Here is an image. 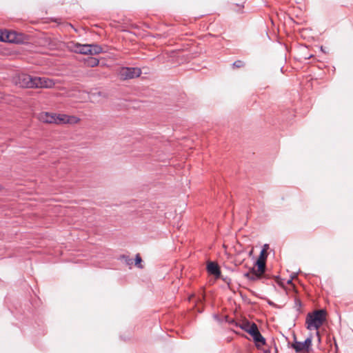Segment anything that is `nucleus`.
<instances>
[{
	"mask_svg": "<svg viewBox=\"0 0 353 353\" xmlns=\"http://www.w3.org/2000/svg\"><path fill=\"white\" fill-rule=\"evenodd\" d=\"M12 34L9 33L8 32H3L0 30V41H8V42H14V38L12 37Z\"/></svg>",
	"mask_w": 353,
	"mask_h": 353,
	"instance_id": "nucleus-9",
	"label": "nucleus"
},
{
	"mask_svg": "<svg viewBox=\"0 0 353 353\" xmlns=\"http://www.w3.org/2000/svg\"><path fill=\"white\" fill-rule=\"evenodd\" d=\"M208 272L214 275L216 278H219L221 276V270L218 264L215 262L210 261L207 265Z\"/></svg>",
	"mask_w": 353,
	"mask_h": 353,
	"instance_id": "nucleus-5",
	"label": "nucleus"
},
{
	"mask_svg": "<svg viewBox=\"0 0 353 353\" xmlns=\"http://www.w3.org/2000/svg\"><path fill=\"white\" fill-rule=\"evenodd\" d=\"M245 65V63L241 60H237L234 62L233 67L235 68H243Z\"/></svg>",
	"mask_w": 353,
	"mask_h": 353,
	"instance_id": "nucleus-20",
	"label": "nucleus"
},
{
	"mask_svg": "<svg viewBox=\"0 0 353 353\" xmlns=\"http://www.w3.org/2000/svg\"><path fill=\"white\" fill-rule=\"evenodd\" d=\"M249 334L252 336L253 339L261 334L257 325L254 323H252V328L249 330Z\"/></svg>",
	"mask_w": 353,
	"mask_h": 353,
	"instance_id": "nucleus-12",
	"label": "nucleus"
},
{
	"mask_svg": "<svg viewBox=\"0 0 353 353\" xmlns=\"http://www.w3.org/2000/svg\"><path fill=\"white\" fill-rule=\"evenodd\" d=\"M32 77L28 74H22L19 77V83L23 87L30 88L32 85Z\"/></svg>",
	"mask_w": 353,
	"mask_h": 353,
	"instance_id": "nucleus-7",
	"label": "nucleus"
},
{
	"mask_svg": "<svg viewBox=\"0 0 353 353\" xmlns=\"http://www.w3.org/2000/svg\"><path fill=\"white\" fill-rule=\"evenodd\" d=\"M52 21H53L52 19L46 18L45 23H47Z\"/></svg>",
	"mask_w": 353,
	"mask_h": 353,
	"instance_id": "nucleus-24",
	"label": "nucleus"
},
{
	"mask_svg": "<svg viewBox=\"0 0 353 353\" xmlns=\"http://www.w3.org/2000/svg\"><path fill=\"white\" fill-rule=\"evenodd\" d=\"M303 345L306 348V351L308 352L310 347L312 345V338L308 337L307 338L305 341L303 342Z\"/></svg>",
	"mask_w": 353,
	"mask_h": 353,
	"instance_id": "nucleus-18",
	"label": "nucleus"
},
{
	"mask_svg": "<svg viewBox=\"0 0 353 353\" xmlns=\"http://www.w3.org/2000/svg\"><path fill=\"white\" fill-rule=\"evenodd\" d=\"M244 276L250 281H256L257 279H260L262 277V275L257 272L256 269L253 268L250 271L244 274Z\"/></svg>",
	"mask_w": 353,
	"mask_h": 353,
	"instance_id": "nucleus-6",
	"label": "nucleus"
},
{
	"mask_svg": "<svg viewBox=\"0 0 353 353\" xmlns=\"http://www.w3.org/2000/svg\"><path fill=\"white\" fill-rule=\"evenodd\" d=\"M266 258H267V252H266L265 248H264L261 250V252L260 253V255H259V257L257 259V261H265V262Z\"/></svg>",
	"mask_w": 353,
	"mask_h": 353,
	"instance_id": "nucleus-17",
	"label": "nucleus"
},
{
	"mask_svg": "<svg viewBox=\"0 0 353 353\" xmlns=\"http://www.w3.org/2000/svg\"><path fill=\"white\" fill-rule=\"evenodd\" d=\"M257 348H260L261 346L265 344V339L261 335V334L253 339Z\"/></svg>",
	"mask_w": 353,
	"mask_h": 353,
	"instance_id": "nucleus-15",
	"label": "nucleus"
},
{
	"mask_svg": "<svg viewBox=\"0 0 353 353\" xmlns=\"http://www.w3.org/2000/svg\"><path fill=\"white\" fill-rule=\"evenodd\" d=\"M268 303H269L270 305H272V302L269 301Z\"/></svg>",
	"mask_w": 353,
	"mask_h": 353,
	"instance_id": "nucleus-26",
	"label": "nucleus"
},
{
	"mask_svg": "<svg viewBox=\"0 0 353 353\" xmlns=\"http://www.w3.org/2000/svg\"><path fill=\"white\" fill-rule=\"evenodd\" d=\"M54 85V82L52 79L46 78V88H52Z\"/></svg>",
	"mask_w": 353,
	"mask_h": 353,
	"instance_id": "nucleus-21",
	"label": "nucleus"
},
{
	"mask_svg": "<svg viewBox=\"0 0 353 353\" xmlns=\"http://www.w3.org/2000/svg\"><path fill=\"white\" fill-rule=\"evenodd\" d=\"M43 80L41 77H32V85L30 88H43Z\"/></svg>",
	"mask_w": 353,
	"mask_h": 353,
	"instance_id": "nucleus-10",
	"label": "nucleus"
},
{
	"mask_svg": "<svg viewBox=\"0 0 353 353\" xmlns=\"http://www.w3.org/2000/svg\"><path fill=\"white\" fill-rule=\"evenodd\" d=\"M84 63L88 67H95L99 65V60L94 57H88L85 59Z\"/></svg>",
	"mask_w": 353,
	"mask_h": 353,
	"instance_id": "nucleus-11",
	"label": "nucleus"
},
{
	"mask_svg": "<svg viewBox=\"0 0 353 353\" xmlns=\"http://www.w3.org/2000/svg\"><path fill=\"white\" fill-rule=\"evenodd\" d=\"M68 48L76 53L82 54H90L89 44H80L79 43L71 42Z\"/></svg>",
	"mask_w": 353,
	"mask_h": 353,
	"instance_id": "nucleus-4",
	"label": "nucleus"
},
{
	"mask_svg": "<svg viewBox=\"0 0 353 353\" xmlns=\"http://www.w3.org/2000/svg\"><path fill=\"white\" fill-rule=\"evenodd\" d=\"M326 320V312L323 310L314 311L309 313L306 317V327L308 330H318Z\"/></svg>",
	"mask_w": 353,
	"mask_h": 353,
	"instance_id": "nucleus-1",
	"label": "nucleus"
},
{
	"mask_svg": "<svg viewBox=\"0 0 353 353\" xmlns=\"http://www.w3.org/2000/svg\"><path fill=\"white\" fill-rule=\"evenodd\" d=\"M295 303H296V305H301V301H300V300H299V299H295Z\"/></svg>",
	"mask_w": 353,
	"mask_h": 353,
	"instance_id": "nucleus-23",
	"label": "nucleus"
},
{
	"mask_svg": "<svg viewBox=\"0 0 353 353\" xmlns=\"http://www.w3.org/2000/svg\"><path fill=\"white\" fill-rule=\"evenodd\" d=\"M141 261H142L141 257L140 256L139 254H137L135 257V263H134L135 265L139 268H142L143 266L141 264Z\"/></svg>",
	"mask_w": 353,
	"mask_h": 353,
	"instance_id": "nucleus-19",
	"label": "nucleus"
},
{
	"mask_svg": "<svg viewBox=\"0 0 353 353\" xmlns=\"http://www.w3.org/2000/svg\"><path fill=\"white\" fill-rule=\"evenodd\" d=\"M80 119L74 116H69L63 114H55L46 112V123L61 124H76Z\"/></svg>",
	"mask_w": 353,
	"mask_h": 353,
	"instance_id": "nucleus-2",
	"label": "nucleus"
},
{
	"mask_svg": "<svg viewBox=\"0 0 353 353\" xmlns=\"http://www.w3.org/2000/svg\"><path fill=\"white\" fill-rule=\"evenodd\" d=\"M292 281L291 280H288V283H291Z\"/></svg>",
	"mask_w": 353,
	"mask_h": 353,
	"instance_id": "nucleus-25",
	"label": "nucleus"
},
{
	"mask_svg": "<svg viewBox=\"0 0 353 353\" xmlns=\"http://www.w3.org/2000/svg\"><path fill=\"white\" fill-rule=\"evenodd\" d=\"M123 80L138 77L141 74V70L138 68H122L119 73Z\"/></svg>",
	"mask_w": 353,
	"mask_h": 353,
	"instance_id": "nucleus-3",
	"label": "nucleus"
},
{
	"mask_svg": "<svg viewBox=\"0 0 353 353\" xmlns=\"http://www.w3.org/2000/svg\"><path fill=\"white\" fill-rule=\"evenodd\" d=\"M236 325L248 333H249V330L252 328V323H250L249 321H245L242 323H236Z\"/></svg>",
	"mask_w": 353,
	"mask_h": 353,
	"instance_id": "nucleus-16",
	"label": "nucleus"
},
{
	"mask_svg": "<svg viewBox=\"0 0 353 353\" xmlns=\"http://www.w3.org/2000/svg\"><path fill=\"white\" fill-rule=\"evenodd\" d=\"M122 257L125 259L127 264L130 265L132 263V260L131 259H128V257L125 256H123Z\"/></svg>",
	"mask_w": 353,
	"mask_h": 353,
	"instance_id": "nucleus-22",
	"label": "nucleus"
},
{
	"mask_svg": "<svg viewBox=\"0 0 353 353\" xmlns=\"http://www.w3.org/2000/svg\"><path fill=\"white\" fill-rule=\"evenodd\" d=\"M256 265L257 266V270H256V272H259L261 275H263L265 270V262L256 261Z\"/></svg>",
	"mask_w": 353,
	"mask_h": 353,
	"instance_id": "nucleus-14",
	"label": "nucleus"
},
{
	"mask_svg": "<svg viewBox=\"0 0 353 353\" xmlns=\"http://www.w3.org/2000/svg\"><path fill=\"white\" fill-rule=\"evenodd\" d=\"M292 347L295 350L296 352H301L304 350L306 351V348L305 347L303 343L295 341L294 343L292 344Z\"/></svg>",
	"mask_w": 353,
	"mask_h": 353,
	"instance_id": "nucleus-13",
	"label": "nucleus"
},
{
	"mask_svg": "<svg viewBox=\"0 0 353 353\" xmlns=\"http://www.w3.org/2000/svg\"><path fill=\"white\" fill-rule=\"evenodd\" d=\"M90 55L99 54L103 52V48L97 44H89Z\"/></svg>",
	"mask_w": 353,
	"mask_h": 353,
	"instance_id": "nucleus-8",
	"label": "nucleus"
}]
</instances>
